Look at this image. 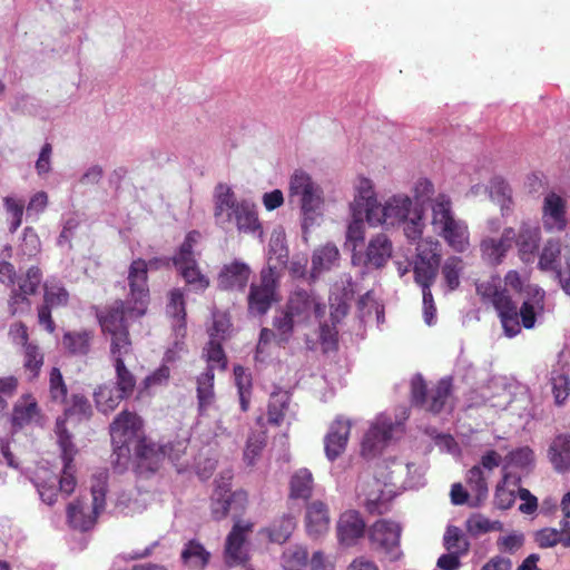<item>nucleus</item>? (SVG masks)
<instances>
[{"label": "nucleus", "instance_id": "c756f323", "mask_svg": "<svg viewBox=\"0 0 570 570\" xmlns=\"http://www.w3.org/2000/svg\"><path fill=\"white\" fill-rule=\"evenodd\" d=\"M548 456L553 468L559 472L570 470V434H559L552 440Z\"/></svg>", "mask_w": 570, "mask_h": 570}, {"label": "nucleus", "instance_id": "4c0bfd02", "mask_svg": "<svg viewBox=\"0 0 570 570\" xmlns=\"http://www.w3.org/2000/svg\"><path fill=\"white\" fill-rule=\"evenodd\" d=\"M94 399L98 411L102 413L112 412L126 396L116 386L109 384L99 385L94 392Z\"/></svg>", "mask_w": 570, "mask_h": 570}, {"label": "nucleus", "instance_id": "1a4fd4ad", "mask_svg": "<svg viewBox=\"0 0 570 570\" xmlns=\"http://www.w3.org/2000/svg\"><path fill=\"white\" fill-rule=\"evenodd\" d=\"M412 199L406 195H394L384 206L380 204L374 209H367L366 222L371 226H395L406 220L414 212Z\"/></svg>", "mask_w": 570, "mask_h": 570}, {"label": "nucleus", "instance_id": "8fccbe9b", "mask_svg": "<svg viewBox=\"0 0 570 570\" xmlns=\"http://www.w3.org/2000/svg\"><path fill=\"white\" fill-rule=\"evenodd\" d=\"M56 434L58 436V444L61 451V459L63 463H73L77 454V449L71 440V434L66 428L65 420H57L56 422Z\"/></svg>", "mask_w": 570, "mask_h": 570}, {"label": "nucleus", "instance_id": "e433bc0d", "mask_svg": "<svg viewBox=\"0 0 570 570\" xmlns=\"http://www.w3.org/2000/svg\"><path fill=\"white\" fill-rule=\"evenodd\" d=\"M340 257V252L334 244H326L316 248L312 256L311 276L317 277L322 272L328 271Z\"/></svg>", "mask_w": 570, "mask_h": 570}, {"label": "nucleus", "instance_id": "e2e57ef3", "mask_svg": "<svg viewBox=\"0 0 570 570\" xmlns=\"http://www.w3.org/2000/svg\"><path fill=\"white\" fill-rule=\"evenodd\" d=\"M266 445V435L264 432L252 433L246 442L244 450V460L248 465H253L255 460L261 455Z\"/></svg>", "mask_w": 570, "mask_h": 570}, {"label": "nucleus", "instance_id": "37998d69", "mask_svg": "<svg viewBox=\"0 0 570 570\" xmlns=\"http://www.w3.org/2000/svg\"><path fill=\"white\" fill-rule=\"evenodd\" d=\"M464 269V262L459 256H450L445 259L442 265L441 273L444 279L445 286L450 292L459 288L461 282L460 276Z\"/></svg>", "mask_w": 570, "mask_h": 570}, {"label": "nucleus", "instance_id": "5fc2aeb1", "mask_svg": "<svg viewBox=\"0 0 570 570\" xmlns=\"http://www.w3.org/2000/svg\"><path fill=\"white\" fill-rule=\"evenodd\" d=\"M232 322L226 313H214L213 323L208 327V341H216L224 343L229 337Z\"/></svg>", "mask_w": 570, "mask_h": 570}, {"label": "nucleus", "instance_id": "4468645a", "mask_svg": "<svg viewBox=\"0 0 570 570\" xmlns=\"http://www.w3.org/2000/svg\"><path fill=\"white\" fill-rule=\"evenodd\" d=\"M253 531V523L237 521L227 534L224 558L228 567L244 564L248 560L246 549L247 535Z\"/></svg>", "mask_w": 570, "mask_h": 570}, {"label": "nucleus", "instance_id": "4be33fe9", "mask_svg": "<svg viewBox=\"0 0 570 570\" xmlns=\"http://www.w3.org/2000/svg\"><path fill=\"white\" fill-rule=\"evenodd\" d=\"M101 511L96 510L94 504L89 508L83 501L77 499L67 507V522L71 529L87 532L96 525Z\"/></svg>", "mask_w": 570, "mask_h": 570}, {"label": "nucleus", "instance_id": "412c9836", "mask_svg": "<svg viewBox=\"0 0 570 570\" xmlns=\"http://www.w3.org/2000/svg\"><path fill=\"white\" fill-rule=\"evenodd\" d=\"M252 274L250 267L240 262L234 261L225 264L217 277V284L224 291H244Z\"/></svg>", "mask_w": 570, "mask_h": 570}, {"label": "nucleus", "instance_id": "338daca9", "mask_svg": "<svg viewBox=\"0 0 570 570\" xmlns=\"http://www.w3.org/2000/svg\"><path fill=\"white\" fill-rule=\"evenodd\" d=\"M65 405V415H81L88 417L91 414V405L88 399L80 394H73Z\"/></svg>", "mask_w": 570, "mask_h": 570}, {"label": "nucleus", "instance_id": "6e6552de", "mask_svg": "<svg viewBox=\"0 0 570 570\" xmlns=\"http://www.w3.org/2000/svg\"><path fill=\"white\" fill-rule=\"evenodd\" d=\"M401 527L393 521L381 519L374 522L368 529V541L371 549L383 554L390 561L401 558L400 550Z\"/></svg>", "mask_w": 570, "mask_h": 570}, {"label": "nucleus", "instance_id": "052dcab7", "mask_svg": "<svg viewBox=\"0 0 570 570\" xmlns=\"http://www.w3.org/2000/svg\"><path fill=\"white\" fill-rule=\"evenodd\" d=\"M198 237L199 233L197 230H191L186 235L179 247L177 256L173 258L175 267L184 264H194V262H196L194 256V246L197 243Z\"/></svg>", "mask_w": 570, "mask_h": 570}, {"label": "nucleus", "instance_id": "0e129e2a", "mask_svg": "<svg viewBox=\"0 0 570 570\" xmlns=\"http://www.w3.org/2000/svg\"><path fill=\"white\" fill-rule=\"evenodd\" d=\"M466 483L471 491L475 492L478 499L488 494L487 479L480 465H474L468 471Z\"/></svg>", "mask_w": 570, "mask_h": 570}, {"label": "nucleus", "instance_id": "3c124183", "mask_svg": "<svg viewBox=\"0 0 570 570\" xmlns=\"http://www.w3.org/2000/svg\"><path fill=\"white\" fill-rule=\"evenodd\" d=\"M307 562L308 552L306 548L301 546L289 547L282 554L284 570H305Z\"/></svg>", "mask_w": 570, "mask_h": 570}, {"label": "nucleus", "instance_id": "13d9d810", "mask_svg": "<svg viewBox=\"0 0 570 570\" xmlns=\"http://www.w3.org/2000/svg\"><path fill=\"white\" fill-rule=\"evenodd\" d=\"M415 261L441 263L440 243L432 237L423 238L416 243Z\"/></svg>", "mask_w": 570, "mask_h": 570}, {"label": "nucleus", "instance_id": "72a5a7b5", "mask_svg": "<svg viewBox=\"0 0 570 570\" xmlns=\"http://www.w3.org/2000/svg\"><path fill=\"white\" fill-rule=\"evenodd\" d=\"M377 205L379 204L374 196V190L371 181L366 178H362L357 187V194L355 195L354 200L351 204L352 214L357 218L364 215L366 220L367 209H374V206Z\"/></svg>", "mask_w": 570, "mask_h": 570}, {"label": "nucleus", "instance_id": "58836bf2", "mask_svg": "<svg viewBox=\"0 0 570 570\" xmlns=\"http://www.w3.org/2000/svg\"><path fill=\"white\" fill-rule=\"evenodd\" d=\"M181 561L194 568H205L210 560V552L197 539H191L185 543L180 553Z\"/></svg>", "mask_w": 570, "mask_h": 570}, {"label": "nucleus", "instance_id": "774afa93", "mask_svg": "<svg viewBox=\"0 0 570 570\" xmlns=\"http://www.w3.org/2000/svg\"><path fill=\"white\" fill-rule=\"evenodd\" d=\"M41 249V242L38 234L31 227H26L20 244V252L23 256L33 257Z\"/></svg>", "mask_w": 570, "mask_h": 570}, {"label": "nucleus", "instance_id": "a18cd8bd", "mask_svg": "<svg viewBox=\"0 0 570 570\" xmlns=\"http://www.w3.org/2000/svg\"><path fill=\"white\" fill-rule=\"evenodd\" d=\"M443 547L449 552L465 556L470 551V541L459 527L449 525L443 537Z\"/></svg>", "mask_w": 570, "mask_h": 570}, {"label": "nucleus", "instance_id": "dca6fc26", "mask_svg": "<svg viewBox=\"0 0 570 570\" xmlns=\"http://www.w3.org/2000/svg\"><path fill=\"white\" fill-rule=\"evenodd\" d=\"M352 423L343 416H337L328 426L324 436V451L330 461H335L346 450Z\"/></svg>", "mask_w": 570, "mask_h": 570}, {"label": "nucleus", "instance_id": "4d7b16f0", "mask_svg": "<svg viewBox=\"0 0 570 570\" xmlns=\"http://www.w3.org/2000/svg\"><path fill=\"white\" fill-rule=\"evenodd\" d=\"M108 488V472L99 471L92 476L91 495L96 510H104L106 505V493Z\"/></svg>", "mask_w": 570, "mask_h": 570}, {"label": "nucleus", "instance_id": "6ab92c4d", "mask_svg": "<svg viewBox=\"0 0 570 570\" xmlns=\"http://www.w3.org/2000/svg\"><path fill=\"white\" fill-rule=\"evenodd\" d=\"M514 237V229L512 227H508L503 229L500 238H483L480 243L482 259L491 266H498L502 264L507 253L512 247Z\"/></svg>", "mask_w": 570, "mask_h": 570}, {"label": "nucleus", "instance_id": "f3484780", "mask_svg": "<svg viewBox=\"0 0 570 570\" xmlns=\"http://www.w3.org/2000/svg\"><path fill=\"white\" fill-rule=\"evenodd\" d=\"M42 411L36 397L28 393L19 397L13 404L11 413V426L14 431L22 430L31 424H41Z\"/></svg>", "mask_w": 570, "mask_h": 570}, {"label": "nucleus", "instance_id": "79ce46f5", "mask_svg": "<svg viewBox=\"0 0 570 570\" xmlns=\"http://www.w3.org/2000/svg\"><path fill=\"white\" fill-rule=\"evenodd\" d=\"M69 303V292L60 282H47L43 284L42 304L50 308L66 307Z\"/></svg>", "mask_w": 570, "mask_h": 570}, {"label": "nucleus", "instance_id": "473e14b6", "mask_svg": "<svg viewBox=\"0 0 570 570\" xmlns=\"http://www.w3.org/2000/svg\"><path fill=\"white\" fill-rule=\"evenodd\" d=\"M314 478L306 468L296 470L289 479V499L308 500L313 494Z\"/></svg>", "mask_w": 570, "mask_h": 570}, {"label": "nucleus", "instance_id": "b1692460", "mask_svg": "<svg viewBox=\"0 0 570 570\" xmlns=\"http://www.w3.org/2000/svg\"><path fill=\"white\" fill-rule=\"evenodd\" d=\"M365 522L357 511L344 512L337 522V538L342 544L353 546L364 535Z\"/></svg>", "mask_w": 570, "mask_h": 570}, {"label": "nucleus", "instance_id": "2eb2a0df", "mask_svg": "<svg viewBox=\"0 0 570 570\" xmlns=\"http://www.w3.org/2000/svg\"><path fill=\"white\" fill-rule=\"evenodd\" d=\"M213 216L217 226L228 228L233 225V216L239 203L233 188L226 183H218L213 194Z\"/></svg>", "mask_w": 570, "mask_h": 570}, {"label": "nucleus", "instance_id": "c85d7f7f", "mask_svg": "<svg viewBox=\"0 0 570 570\" xmlns=\"http://www.w3.org/2000/svg\"><path fill=\"white\" fill-rule=\"evenodd\" d=\"M94 338L91 328L68 331L62 336V345L72 355L86 356L91 351Z\"/></svg>", "mask_w": 570, "mask_h": 570}, {"label": "nucleus", "instance_id": "603ef678", "mask_svg": "<svg viewBox=\"0 0 570 570\" xmlns=\"http://www.w3.org/2000/svg\"><path fill=\"white\" fill-rule=\"evenodd\" d=\"M185 282L196 292H204L209 286V279L200 272L197 262L176 266Z\"/></svg>", "mask_w": 570, "mask_h": 570}, {"label": "nucleus", "instance_id": "f704fd0d", "mask_svg": "<svg viewBox=\"0 0 570 570\" xmlns=\"http://www.w3.org/2000/svg\"><path fill=\"white\" fill-rule=\"evenodd\" d=\"M233 224L240 233H256L261 229L255 206L246 200H242L233 216Z\"/></svg>", "mask_w": 570, "mask_h": 570}, {"label": "nucleus", "instance_id": "aec40b11", "mask_svg": "<svg viewBox=\"0 0 570 570\" xmlns=\"http://www.w3.org/2000/svg\"><path fill=\"white\" fill-rule=\"evenodd\" d=\"M392 255V243L384 234L373 237L366 248L365 256L353 254V264H363L365 267L381 268Z\"/></svg>", "mask_w": 570, "mask_h": 570}, {"label": "nucleus", "instance_id": "f257e3e1", "mask_svg": "<svg viewBox=\"0 0 570 570\" xmlns=\"http://www.w3.org/2000/svg\"><path fill=\"white\" fill-rule=\"evenodd\" d=\"M147 314L144 308L131 305L124 299L96 309V318L101 334L109 342V353L132 351L130 326Z\"/></svg>", "mask_w": 570, "mask_h": 570}, {"label": "nucleus", "instance_id": "49530a36", "mask_svg": "<svg viewBox=\"0 0 570 570\" xmlns=\"http://www.w3.org/2000/svg\"><path fill=\"white\" fill-rule=\"evenodd\" d=\"M296 320L284 308L273 318L274 332L277 335V346H284L293 336Z\"/></svg>", "mask_w": 570, "mask_h": 570}, {"label": "nucleus", "instance_id": "39448f33", "mask_svg": "<svg viewBox=\"0 0 570 570\" xmlns=\"http://www.w3.org/2000/svg\"><path fill=\"white\" fill-rule=\"evenodd\" d=\"M141 417L128 410L121 411L110 424L109 431L117 464H125L131 452V446L138 443L144 435Z\"/></svg>", "mask_w": 570, "mask_h": 570}, {"label": "nucleus", "instance_id": "423d86ee", "mask_svg": "<svg viewBox=\"0 0 570 570\" xmlns=\"http://www.w3.org/2000/svg\"><path fill=\"white\" fill-rule=\"evenodd\" d=\"M278 279L269 265L259 273L258 283H252L247 296V311L252 316H264L277 301Z\"/></svg>", "mask_w": 570, "mask_h": 570}, {"label": "nucleus", "instance_id": "c9c22d12", "mask_svg": "<svg viewBox=\"0 0 570 570\" xmlns=\"http://www.w3.org/2000/svg\"><path fill=\"white\" fill-rule=\"evenodd\" d=\"M540 232L537 228L522 226L515 234L513 243L518 246L521 261L529 262L539 248Z\"/></svg>", "mask_w": 570, "mask_h": 570}, {"label": "nucleus", "instance_id": "680f3d73", "mask_svg": "<svg viewBox=\"0 0 570 570\" xmlns=\"http://www.w3.org/2000/svg\"><path fill=\"white\" fill-rule=\"evenodd\" d=\"M560 244L558 242L549 240L541 252L539 258V268L546 272L553 271L557 273V271H559L558 261L560 258Z\"/></svg>", "mask_w": 570, "mask_h": 570}, {"label": "nucleus", "instance_id": "6e6d98bb", "mask_svg": "<svg viewBox=\"0 0 570 570\" xmlns=\"http://www.w3.org/2000/svg\"><path fill=\"white\" fill-rule=\"evenodd\" d=\"M42 276V271L39 266H31L24 275L18 278V286L14 288L18 292L32 296L38 292Z\"/></svg>", "mask_w": 570, "mask_h": 570}, {"label": "nucleus", "instance_id": "a211bd4d", "mask_svg": "<svg viewBox=\"0 0 570 570\" xmlns=\"http://www.w3.org/2000/svg\"><path fill=\"white\" fill-rule=\"evenodd\" d=\"M248 495L244 490H237L232 492L229 488L218 485L210 499V514L216 521L225 519L230 509L232 504L235 503L239 509H244L247 504Z\"/></svg>", "mask_w": 570, "mask_h": 570}, {"label": "nucleus", "instance_id": "de8ad7c7", "mask_svg": "<svg viewBox=\"0 0 570 570\" xmlns=\"http://www.w3.org/2000/svg\"><path fill=\"white\" fill-rule=\"evenodd\" d=\"M401 224H403V232L409 242L417 243L423 239L422 235L425 227L423 207L415 206L412 215Z\"/></svg>", "mask_w": 570, "mask_h": 570}, {"label": "nucleus", "instance_id": "c03bdc74", "mask_svg": "<svg viewBox=\"0 0 570 570\" xmlns=\"http://www.w3.org/2000/svg\"><path fill=\"white\" fill-rule=\"evenodd\" d=\"M502 529V523L499 520L491 521L481 513H473L465 521V530L474 538L491 531H501Z\"/></svg>", "mask_w": 570, "mask_h": 570}, {"label": "nucleus", "instance_id": "20e7f679", "mask_svg": "<svg viewBox=\"0 0 570 570\" xmlns=\"http://www.w3.org/2000/svg\"><path fill=\"white\" fill-rule=\"evenodd\" d=\"M475 289L482 303L491 304L497 311L505 335L509 337L518 335L515 303L508 289L501 286L500 278L492 276L488 281L476 283Z\"/></svg>", "mask_w": 570, "mask_h": 570}, {"label": "nucleus", "instance_id": "7c9ffc66", "mask_svg": "<svg viewBox=\"0 0 570 570\" xmlns=\"http://www.w3.org/2000/svg\"><path fill=\"white\" fill-rule=\"evenodd\" d=\"M296 528V520L292 514L285 513L261 530L272 543L283 544L292 535Z\"/></svg>", "mask_w": 570, "mask_h": 570}, {"label": "nucleus", "instance_id": "0eeeda50", "mask_svg": "<svg viewBox=\"0 0 570 570\" xmlns=\"http://www.w3.org/2000/svg\"><path fill=\"white\" fill-rule=\"evenodd\" d=\"M452 392L451 379L440 380L432 389H428L422 376L411 382V402L414 406L439 414L445 406Z\"/></svg>", "mask_w": 570, "mask_h": 570}, {"label": "nucleus", "instance_id": "5701e85b", "mask_svg": "<svg viewBox=\"0 0 570 570\" xmlns=\"http://www.w3.org/2000/svg\"><path fill=\"white\" fill-rule=\"evenodd\" d=\"M331 518L327 505L315 500L306 505L305 528L312 538H320L330 529Z\"/></svg>", "mask_w": 570, "mask_h": 570}, {"label": "nucleus", "instance_id": "a19ab883", "mask_svg": "<svg viewBox=\"0 0 570 570\" xmlns=\"http://www.w3.org/2000/svg\"><path fill=\"white\" fill-rule=\"evenodd\" d=\"M291 396L285 391H277L271 394L267 405L268 423L279 425L288 409Z\"/></svg>", "mask_w": 570, "mask_h": 570}, {"label": "nucleus", "instance_id": "2f4dec72", "mask_svg": "<svg viewBox=\"0 0 570 570\" xmlns=\"http://www.w3.org/2000/svg\"><path fill=\"white\" fill-rule=\"evenodd\" d=\"M166 313L173 320V325L177 332H185L187 324L186 302L183 289L173 288L168 293Z\"/></svg>", "mask_w": 570, "mask_h": 570}, {"label": "nucleus", "instance_id": "ea45409f", "mask_svg": "<svg viewBox=\"0 0 570 570\" xmlns=\"http://www.w3.org/2000/svg\"><path fill=\"white\" fill-rule=\"evenodd\" d=\"M202 357L207 363L206 368H210L213 373H215V368L227 370L228 358L222 342L208 341L203 347Z\"/></svg>", "mask_w": 570, "mask_h": 570}, {"label": "nucleus", "instance_id": "393cba45", "mask_svg": "<svg viewBox=\"0 0 570 570\" xmlns=\"http://www.w3.org/2000/svg\"><path fill=\"white\" fill-rule=\"evenodd\" d=\"M197 411L200 416L207 415L216 404L215 373L205 368L196 376Z\"/></svg>", "mask_w": 570, "mask_h": 570}, {"label": "nucleus", "instance_id": "bf43d9fd", "mask_svg": "<svg viewBox=\"0 0 570 570\" xmlns=\"http://www.w3.org/2000/svg\"><path fill=\"white\" fill-rule=\"evenodd\" d=\"M50 399L55 403H67L68 389L58 367H52L49 375Z\"/></svg>", "mask_w": 570, "mask_h": 570}, {"label": "nucleus", "instance_id": "cd10ccee", "mask_svg": "<svg viewBox=\"0 0 570 570\" xmlns=\"http://www.w3.org/2000/svg\"><path fill=\"white\" fill-rule=\"evenodd\" d=\"M543 217L546 218L547 228H554L558 232L564 230L567 227L564 199L554 193L548 194L543 203Z\"/></svg>", "mask_w": 570, "mask_h": 570}, {"label": "nucleus", "instance_id": "a878e982", "mask_svg": "<svg viewBox=\"0 0 570 570\" xmlns=\"http://www.w3.org/2000/svg\"><path fill=\"white\" fill-rule=\"evenodd\" d=\"M130 354L132 351L109 353L115 367V386L128 399L134 394L137 384L136 376L125 364V358Z\"/></svg>", "mask_w": 570, "mask_h": 570}, {"label": "nucleus", "instance_id": "864d4df0", "mask_svg": "<svg viewBox=\"0 0 570 570\" xmlns=\"http://www.w3.org/2000/svg\"><path fill=\"white\" fill-rule=\"evenodd\" d=\"M45 362V355L40 347L35 344H28L23 347V368L30 373L31 379H37Z\"/></svg>", "mask_w": 570, "mask_h": 570}, {"label": "nucleus", "instance_id": "9d476101", "mask_svg": "<svg viewBox=\"0 0 570 570\" xmlns=\"http://www.w3.org/2000/svg\"><path fill=\"white\" fill-rule=\"evenodd\" d=\"M297 324L307 323L314 315L321 318L325 314V304L320 301L314 291L297 288L293 291L284 307Z\"/></svg>", "mask_w": 570, "mask_h": 570}, {"label": "nucleus", "instance_id": "9b49d317", "mask_svg": "<svg viewBox=\"0 0 570 570\" xmlns=\"http://www.w3.org/2000/svg\"><path fill=\"white\" fill-rule=\"evenodd\" d=\"M127 279L129 294L125 302L147 312L150 303L147 261L134 259L129 265Z\"/></svg>", "mask_w": 570, "mask_h": 570}, {"label": "nucleus", "instance_id": "09e8293b", "mask_svg": "<svg viewBox=\"0 0 570 570\" xmlns=\"http://www.w3.org/2000/svg\"><path fill=\"white\" fill-rule=\"evenodd\" d=\"M439 267L440 263H436V261H415L413 267L415 283L419 284L422 289L431 288L436 278Z\"/></svg>", "mask_w": 570, "mask_h": 570}, {"label": "nucleus", "instance_id": "bb28decb", "mask_svg": "<svg viewBox=\"0 0 570 570\" xmlns=\"http://www.w3.org/2000/svg\"><path fill=\"white\" fill-rule=\"evenodd\" d=\"M392 422H376L365 433L362 441V455L374 456L392 438Z\"/></svg>", "mask_w": 570, "mask_h": 570}, {"label": "nucleus", "instance_id": "ddd939ff", "mask_svg": "<svg viewBox=\"0 0 570 570\" xmlns=\"http://www.w3.org/2000/svg\"><path fill=\"white\" fill-rule=\"evenodd\" d=\"M135 456L137 459V468L142 472L155 473L161 466L166 456L170 460H177L178 455L171 453V445H158L146 436L140 439L135 446H132Z\"/></svg>", "mask_w": 570, "mask_h": 570}, {"label": "nucleus", "instance_id": "f03ea898", "mask_svg": "<svg viewBox=\"0 0 570 570\" xmlns=\"http://www.w3.org/2000/svg\"><path fill=\"white\" fill-rule=\"evenodd\" d=\"M431 212L434 233L455 253L466 252L471 245L469 226L455 216L450 196L439 194L432 202Z\"/></svg>", "mask_w": 570, "mask_h": 570}, {"label": "nucleus", "instance_id": "7ed1b4c3", "mask_svg": "<svg viewBox=\"0 0 570 570\" xmlns=\"http://www.w3.org/2000/svg\"><path fill=\"white\" fill-rule=\"evenodd\" d=\"M289 199L299 205L304 233L317 224L323 216L324 197L322 188L303 171L296 170L289 180Z\"/></svg>", "mask_w": 570, "mask_h": 570}, {"label": "nucleus", "instance_id": "f8f14e48", "mask_svg": "<svg viewBox=\"0 0 570 570\" xmlns=\"http://www.w3.org/2000/svg\"><path fill=\"white\" fill-rule=\"evenodd\" d=\"M546 292L535 284H527L520 308L515 306V321L521 332V326L527 330L534 327L537 316L544 312Z\"/></svg>", "mask_w": 570, "mask_h": 570}, {"label": "nucleus", "instance_id": "69168bd1", "mask_svg": "<svg viewBox=\"0 0 570 570\" xmlns=\"http://www.w3.org/2000/svg\"><path fill=\"white\" fill-rule=\"evenodd\" d=\"M31 308L30 296L18 292L12 287L9 298H8V312L10 315L14 316L18 314L28 313Z\"/></svg>", "mask_w": 570, "mask_h": 570}]
</instances>
